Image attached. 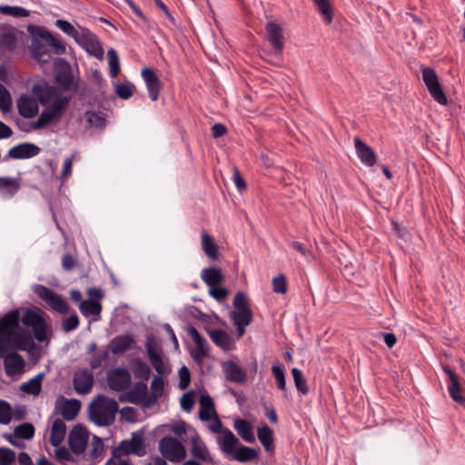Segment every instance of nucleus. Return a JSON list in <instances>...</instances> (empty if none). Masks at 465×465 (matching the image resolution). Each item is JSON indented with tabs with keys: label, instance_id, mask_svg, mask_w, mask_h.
I'll list each match as a JSON object with an SVG mask.
<instances>
[{
	"label": "nucleus",
	"instance_id": "1",
	"mask_svg": "<svg viewBox=\"0 0 465 465\" xmlns=\"http://www.w3.org/2000/svg\"><path fill=\"white\" fill-rule=\"evenodd\" d=\"M49 326L40 310L27 309L21 316L15 309L0 319V359L4 360L7 376L23 371L25 360L17 351H31L34 339L44 342L48 339Z\"/></svg>",
	"mask_w": 465,
	"mask_h": 465
},
{
	"label": "nucleus",
	"instance_id": "2",
	"mask_svg": "<svg viewBox=\"0 0 465 465\" xmlns=\"http://www.w3.org/2000/svg\"><path fill=\"white\" fill-rule=\"evenodd\" d=\"M32 92L45 108L42 111L38 119L31 124V127L34 130H38L51 123L60 121L69 105L70 98L62 96L57 87L45 82L35 84Z\"/></svg>",
	"mask_w": 465,
	"mask_h": 465
},
{
	"label": "nucleus",
	"instance_id": "3",
	"mask_svg": "<svg viewBox=\"0 0 465 465\" xmlns=\"http://www.w3.org/2000/svg\"><path fill=\"white\" fill-rule=\"evenodd\" d=\"M118 403L104 395L97 396L89 406V418L98 426H108L114 422Z\"/></svg>",
	"mask_w": 465,
	"mask_h": 465
},
{
	"label": "nucleus",
	"instance_id": "4",
	"mask_svg": "<svg viewBox=\"0 0 465 465\" xmlns=\"http://www.w3.org/2000/svg\"><path fill=\"white\" fill-rule=\"evenodd\" d=\"M234 310L231 312V318L235 326H248L252 321V312L250 309L245 294L238 292L232 302Z\"/></svg>",
	"mask_w": 465,
	"mask_h": 465
},
{
	"label": "nucleus",
	"instance_id": "5",
	"mask_svg": "<svg viewBox=\"0 0 465 465\" xmlns=\"http://www.w3.org/2000/svg\"><path fill=\"white\" fill-rule=\"evenodd\" d=\"M33 290L53 311L62 314L68 312L67 302L53 290L41 284H35Z\"/></svg>",
	"mask_w": 465,
	"mask_h": 465
},
{
	"label": "nucleus",
	"instance_id": "6",
	"mask_svg": "<svg viewBox=\"0 0 465 465\" xmlns=\"http://www.w3.org/2000/svg\"><path fill=\"white\" fill-rule=\"evenodd\" d=\"M74 41L83 47L89 54L102 60L104 58V49L95 36L86 28H79V34L75 35Z\"/></svg>",
	"mask_w": 465,
	"mask_h": 465
},
{
	"label": "nucleus",
	"instance_id": "7",
	"mask_svg": "<svg viewBox=\"0 0 465 465\" xmlns=\"http://www.w3.org/2000/svg\"><path fill=\"white\" fill-rule=\"evenodd\" d=\"M159 449L163 456L173 462H180L186 457L183 443L172 437L163 438L159 442Z\"/></svg>",
	"mask_w": 465,
	"mask_h": 465
},
{
	"label": "nucleus",
	"instance_id": "8",
	"mask_svg": "<svg viewBox=\"0 0 465 465\" xmlns=\"http://www.w3.org/2000/svg\"><path fill=\"white\" fill-rule=\"evenodd\" d=\"M422 81L425 84L430 94L440 104L445 105L448 103L447 97L440 84L436 72L429 67L421 68Z\"/></svg>",
	"mask_w": 465,
	"mask_h": 465
},
{
	"label": "nucleus",
	"instance_id": "9",
	"mask_svg": "<svg viewBox=\"0 0 465 465\" xmlns=\"http://www.w3.org/2000/svg\"><path fill=\"white\" fill-rule=\"evenodd\" d=\"M89 440V433L81 424L73 427L69 433L68 443L70 450L75 456L84 455Z\"/></svg>",
	"mask_w": 465,
	"mask_h": 465
},
{
	"label": "nucleus",
	"instance_id": "10",
	"mask_svg": "<svg viewBox=\"0 0 465 465\" xmlns=\"http://www.w3.org/2000/svg\"><path fill=\"white\" fill-rule=\"evenodd\" d=\"M190 452L193 456V459L190 460H196V462L206 463V464H213V456L205 444L203 439L199 436V434L195 433L190 438Z\"/></svg>",
	"mask_w": 465,
	"mask_h": 465
},
{
	"label": "nucleus",
	"instance_id": "11",
	"mask_svg": "<svg viewBox=\"0 0 465 465\" xmlns=\"http://www.w3.org/2000/svg\"><path fill=\"white\" fill-rule=\"evenodd\" d=\"M24 33L11 25L0 26V48L5 51H15L23 37Z\"/></svg>",
	"mask_w": 465,
	"mask_h": 465
},
{
	"label": "nucleus",
	"instance_id": "12",
	"mask_svg": "<svg viewBox=\"0 0 465 465\" xmlns=\"http://www.w3.org/2000/svg\"><path fill=\"white\" fill-rule=\"evenodd\" d=\"M55 68V81L59 86L66 91L69 90L74 84V76L71 65L64 59L58 58L54 63Z\"/></svg>",
	"mask_w": 465,
	"mask_h": 465
},
{
	"label": "nucleus",
	"instance_id": "13",
	"mask_svg": "<svg viewBox=\"0 0 465 465\" xmlns=\"http://www.w3.org/2000/svg\"><path fill=\"white\" fill-rule=\"evenodd\" d=\"M73 384L78 394H88L94 385V374L92 371L86 368L76 370L74 373Z\"/></svg>",
	"mask_w": 465,
	"mask_h": 465
},
{
	"label": "nucleus",
	"instance_id": "14",
	"mask_svg": "<svg viewBox=\"0 0 465 465\" xmlns=\"http://www.w3.org/2000/svg\"><path fill=\"white\" fill-rule=\"evenodd\" d=\"M132 381L130 372L123 368H116L109 371L107 382L110 389L123 391L129 387Z\"/></svg>",
	"mask_w": 465,
	"mask_h": 465
},
{
	"label": "nucleus",
	"instance_id": "15",
	"mask_svg": "<svg viewBox=\"0 0 465 465\" xmlns=\"http://www.w3.org/2000/svg\"><path fill=\"white\" fill-rule=\"evenodd\" d=\"M148 388L144 382H136L134 387L124 395H121V401H127L134 404H141L145 407V403L149 401Z\"/></svg>",
	"mask_w": 465,
	"mask_h": 465
},
{
	"label": "nucleus",
	"instance_id": "16",
	"mask_svg": "<svg viewBox=\"0 0 465 465\" xmlns=\"http://www.w3.org/2000/svg\"><path fill=\"white\" fill-rule=\"evenodd\" d=\"M221 366L226 381L239 384L246 381V371L234 361H222Z\"/></svg>",
	"mask_w": 465,
	"mask_h": 465
},
{
	"label": "nucleus",
	"instance_id": "17",
	"mask_svg": "<svg viewBox=\"0 0 465 465\" xmlns=\"http://www.w3.org/2000/svg\"><path fill=\"white\" fill-rule=\"evenodd\" d=\"M216 443L224 455L231 457L236 447L240 445V440L229 429L224 428L222 434L216 437Z\"/></svg>",
	"mask_w": 465,
	"mask_h": 465
},
{
	"label": "nucleus",
	"instance_id": "18",
	"mask_svg": "<svg viewBox=\"0 0 465 465\" xmlns=\"http://www.w3.org/2000/svg\"><path fill=\"white\" fill-rule=\"evenodd\" d=\"M356 154L361 163L368 167H372L377 162L375 152L359 137L354 138Z\"/></svg>",
	"mask_w": 465,
	"mask_h": 465
},
{
	"label": "nucleus",
	"instance_id": "19",
	"mask_svg": "<svg viewBox=\"0 0 465 465\" xmlns=\"http://www.w3.org/2000/svg\"><path fill=\"white\" fill-rule=\"evenodd\" d=\"M16 106L19 114L27 119L36 116L39 111L37 101L26 94H23L18 98Z\"/></svg>",
	"mask_w": 465,
	"mask_h": 465
},
{
	"label": "nucleus",
	"instance_id": "20",
	"mask_svg": "<svg viewBox=\"0 0 465 465\" xmlns=\"http://www.w3.org/2000/svg\"><path fill=\"white\" fill-rule=\"evenodd\" d=\"M118 450L121 454L124 455L135 454L137 456H143L145 453V447L142 437L134 435L132 439L123 440L119 445Z\"/></svg>",
	"mask_w": 465,
	"mask_h": 465
},
{
	"label": "nucleus",
	"instance_id": "21",
	"mask_svg": "<svg viewBox=\"0 0 465 465\" xmlns=\"http://www.w3.org/2000/svg\"><path fill=\"white\" fill-rule=\"evenodd\" d=\"M40 148L33 143H23L13 146L8 151V157L12 159H27L36 156Z\"/></svg>",
	"mask_w": 465,
	"mask_h": 465
},
{
	"label": "nucleus",
	"instance_id": "22",
	"mask_svg": "<svg viewBox=\"0 0 465 465\" xmlns=\"http://www.w3.org/2000/svg\"><path fill=\"white\" fill-rule=\"evenodd\" d=\"M142 76L145 82L151 99L156 101L161 90V82L158 76L151 68H143L142 70Z\"/></svg>",
	"mask_w": 465,
	"mask_h": 465
},
{
	"label": "nucleus",
	"instance_id": "23",
	"mask_svg": "<svg viewBox=\"0 0 465 465\" xmlns=\"http://www.w3.org/2000/svg\"><path fill=\"white\" fill-rule=\"evenodd\" d=\"M48 45L38 35L33 39L30 46L32 56L42 64H46L51 60V54L48 50Z\"/></svg>",
	"mask_w": 465,
	"mask_h": 465
},
{
	"label": "nucleus",
	"instance_id": "24",
	"mask_svg": "<svg viewBox=\"0 0 465 465\" xmlns=\"http://www.w3.org/2000/svg\"><path fill=\"white\" fill-rule=\"evenodd\" d=\"M56 407L59 408L61 415L64 420H73L80 411L81 402L76 399H63L61 403L57 402Z\"/></svg>",
	"mask_w": 465,
	"mask_h": 465
},
{
	"label": "nucleus",
	"instance_id": "25",
	"mask_svg": "<svg viewBox=\"0 0 465 465\" xmlns=\"http://www.w3.org/2000/svg\"><path fill=\"white\" fill-rule=\"evenodd\" d=\"M266 32L268 40L273 48L277 52H282L283 49V35L281 26L274 22H270L266 25Z\"/></svg>",
	"mask_w": 465,
	"mask_h": 465
},
{
	"label": "nucleus",
	"instance_id": "26",
	"mask_svg": "<svg viewBox=\"0 0 465 465\" xmlns=\"http://www.w3.org/2000/svg\"><path fill=\"white\" fill-rule=\"evenodd\" d=\"M66 426L63 420L55 419L50 430L49 441L54 447H58L64 440Z\"/></svg>",
	"mask_w": 465,
	"mask_h": 465
},
{
	"label": "nucleus",
	"instance_id": "27",
	"mask_svg": "<svg viewBox=\"0 0 465 465\" xmlns=\"http://www.w3.org/2000/svg\"><path fill=\"white\" fill-rule=\"evenodd\" d=\"M233 428L238 435L246 442L252 443L255 441L253 428L246 420H235L233 422Z\"/></svg>",
	"mask_w": 465,
	"mask_h": 465
},
{
	"label": "nucleus",
	"instance_id": "28",
	"mask_svg": "<svg viewBox=\"0 0 465 465\" xmlns=\"http://www.w3.org/2000/svg\"><path fill=\"white\" fill-rule=\"evenodd\" d=\"M208 334L213 343L223 350L230 351L232 349V339L226 331L222 330H212L208 331Z\"/></svg>",
	"mask_w": 465,
	"mask_h": 465
},
{
	"label": "nucleus",
	"instance_id": "29",
	"mask_svg": "<svg viewBox=\"0 0 465 465\" xmlns=\"http://www.w3.org/2000/svg\"><path fill=\"white\" fill-rule=\"evenodd\" d=\"M201 278L209 287L213 285H219L224 280V276L222 273V271L219 268L215 267L203 269L201 272Z\"/></svg>",
	"mask_w": 465,
	"mask_h": 465
},
{
	"label": "nucleus",
	"instance_id": "30",
	"mask_svg": "<svg viewBox=\"0 0 465 465\" xmlns=\"http://www.w3.org/2000/svg\"><path fill=\"white\" fill-rule=\"evenodd\" d=\"M147 355L150 359L151 364L153 369L158 372L159 376L167 375L170 371L169 368L164 364L161 355L156 352L153 346L149 343L146 344Z\"/></svg>",
	"mask_w": 465,
	"mask_h": 465
},
{
	"label": "nucleus",
	"instance_id": "31",
	"mask_svg": "<svg viewBox=\"0 0 465 465\" xmlns=\"http://www.w3.org/2000/svg\"><path fill=\"white\" fill-rule=\"evenodd\" d=\"M38 36L45 42V44L53 49L55 54H64L66 51L64 44L59 39L55 38L50 32L41 30Z\"/></svg>",
	"mask_w": 465,
	"mask_h": 465
},
{
	"label": "nucleus",
	"instance_id": "32",
	"mask_svg": "<svg viewBox=\"0 0 465 465\" xmlns=\"http://www.w3.org/2000/svg\"><path fill=\"white\" fill-rule=\"evenodd\" d=\"M213 415L216 416L213 399L209 395L203 394L200 397L199 417L202 420L208 421Z\"/></svg>",
	"mask_w": 465,
	"mask_h": 465
},
{
	"label": "nucleus",
	"instance_id": "33",
	"mask_svg": "<svg viewBox=\"0 0 465 465\" xmlns=\"http://www.w3.org/2000/svg\"><path fill=\"white\" fill-rule=\"evenodd\" d=\"M54 457L57 461L64 465H74V463L81 462V457L75 456L73 454L72 450L70 451L64 446H58L54 450Z\"/></svg>",
	"mask_w": 465,
	"mask_h": 465
},
{
	"label": "nucleus",
	"instance_id": "34",
	"mask_svg": "<svg viewBox=\"0 0 465 465\" xmlns=\"http://www.w3.org/2000/svg\"><path fill=\"white\" fill-rule=\"evenodd\" d=\"M164 382L161 376H154L151 382V395L150 399L145 403V407L149 408L156 402L159 397L163 393Z\"/></svg>",
	"mask_w": 465,
	"mask_h": 465
},
{
	"label": "nucleus",
	"instance_id": "35",
	"mask_svg": "<svg viewBox=\"0 0 465 465\" xmlns=\"http://www.w3.org/2000/svg\"><path fill=\"white\" fill-rule=\"evenodd\" d=\"M44 373H38L34 378L21 385V391L26 394L37 396L41 392Z\"/></svg>",
	"mask_w": 465,
	"mask_h": 465
},
{
	"label": "nucleus",
	"instance_id": "36",
	"mask_svg": "<svg viewBox=\"0 0 465 465\" xmlns=\"http://www.w3.org/2000/svg\"><path fill=\"white\" fill-rule=\"evenodd\" d=\"M257 456V451L254 449L243 446L240 443V445L236 447L234 452L231 455V458L240 462H246L255 460Z\"/></svg>",
	"mask_w": 465,
	"mask_h": 465
},
{
	"label": "nucleus",
	"instance_id": "37",
	"mask_svg": "<svg viewBox=\"0 0 465 465\" xmlns=\"http://www.w3.org/2000/svg\"><path fill=\"white\" fill-rule=\"evenodd\" d=\"M132 343L133 340L129 336H118L112 340L109 349L114 354H119L129 350Z\"/></svg>",
	"mask_w": 465,
	"mask_h": 465
},
{
	"label": "nucleus",
	"instance_id": "38",
	"mask_svg": "<svg viewBox=\"0 0 465 465\" xmlns=\"http://www.w3.org/2000/svg\"><path fill=\"white\" fill-rule=\"evenodd\" d=\"M202 248L204 253L212 260L218 257V248L213 237L207 232H202Z\"/></svg>",
	"mask_w": 465,
	"mask_h": 465
},
{
	"label": "nucleus",
	"instance_id": "39",
	"mask_svg": "<svg viewBox=\"0 0 465 465\" xmlns=\"http://www.w3.org/2000/svg\"><path fill=\"white\" fill-rule=\"evenodd\" d=\"M79 309L82 314L85 317H99L102 311V305L97 301L85 300L80 303Z\"/></svg>",
	"mask_w": 465,
	"mask_h": 465
},
{
	"label": "nucleus",
	"instance_id": "40",
	"mask_svg": "<svg viewBox=\"0 0 465 465\" xmlns=\"http://www.w3.org/2000/svg\"><path fill=\"white\" fill-rule=\"evenodd\" d=\"M257 437L267 451L273 450L272 430L267 425L258 429Z\"/></svg>",
	"mask_w": 465,
	"mask_h": 465
},
{
	"label": "nucleus",
	"instance_id": "41",
	"mask_svg": "<svg viewBox=\"0 0 465 465\" xmlns=\"http://www.w3.org/2000/svg\"><path fill=\"white\" fill-rule=\"evenodd\" d=\"M325 23L330 24L333 19L332 7L330 0H312Z\"/></svg>",
	"mask_w": 465,
	"mask_h": 465
},
{
	"label": "nucleus",
	"instance_id": "42",
	"mask_svg": "<svg viewBox=\"0 0 465 465\" xmlns=\"http://www.w3.org/2000/svg\"><path fill=\"white\" fill-rule=\"evenodd\" d=\"M84 117L89 128L103 129L105 126L106 120L102 113L89 111L85 113Z\"/></svg>",
	"mask_w": 465,
	"mask_h": 465
},
{
	"label": "nucleus",
	"instance_id": "43",
	"mask_svg": "<svg viewBox=\"0 0 465 465\" xmlns=\"http://www.w3.org/2000/svg\"><path fill=\"white\" fill-rule=\"evenodd\" d=\"M18 182L10 177H0V189L5 191V193L10 196L16 193L19 190Z\"/></svg>",
	"mask_w": 465,
	"mask_h": 465
},
{
	"label": "nucleus",
	"instance_id": "44",
	"mask_svg": "<svg viewBox=\"0 0 465 465\" xmlns=\"http://www.w3.org/2000/svg\"><path fill=\"white\" fill-rule=\"evenodd\" d=\"M292 374L293 381H294L297 391L303 395L307 394L308 393L307 381L303 378L302 372L299 369L293 368L292 370Z\"/></svg>",
	"mask_w": 465,
	"mask_h": 465
},
{
	"label": "nucleus",
	"instance_id": "45",
	"mask_svg": "<svg viewBox=\"0 0 465 465\" xmlns=\"http://www.w3.org/2000/svg\"><path fill=\"white\" fill-rule=\"evenodd\" d=\"M0 13L14 17H27L29 11L21 6L0 5Z\"/></svg>",
	"mask_w": 465,
	"mask_h": 465
},
{
	"label": "nucleus",
	"instance_id": "46",
	"mask_svg": "<svg viewBox=\"0 0 465 465\" xmlns=\"http://www.w3.org/2000/svg\"><path fill=\"white\" fill-rule=\"evenodd\" d=\"M109 59V68H110V75L112 77H116L120 72V64L117 52L111 48L107 53Z\"/></svg>",
	"mask_w": 465,
	"mask_h": 465
},
{
	"label": "nucleus",
	"instance_id": "47",
	"mask_svg": "<svg viewBox=\"0 0 465 465\" xmlns=\"http://www.w3.org/2000/svg\"><path fill=\"white\" fill-rule=\"evenodd\" d=\"M14 433L16 434V436H18L19 438L30 440L35 435V427L31 423L25 422L21 425H18L15 429Z\"/></svg>",
	"mask_w": 465,
	"mask_h": 465
},
{
	"label": "nucleus",
	"instance_id": "48",
	"mask_svg": "<svg viewBox=\"0 0 465 465\" xmlns=\"http://www.w3.org/2000/svg\"><path fill=\"white\" fill-rule=\"evenodd\" d=\"M16 453L10 448L0 447V465H14Z\"/></svg>",
	"mask_w": 465,
	"mask_h": 465
},
{
	"label": "nucleus",
	"instance_id": "49",
	"mask_svg": "<svg viewBox=\"0 0 465 465\" xmlns=\"http://www.w3.org/2000/svg\"><path fill=\"white\" fill-rule=\"evenodd\" d=\"M272 371L276 380L277 387L284 391L286 390V381L283 367L282 365H273Z\"/></svg>",
	"mask_w": 465,
	"mask_h": 465
},
{
	"label": "nucleus",
	"instance_id": "50",
	"mask_svg": "<svg viewBox=\"0 0 465 465\" xmlns=\"http://www.w3.org/2000/svg\"><path fill=\"white\" fill-rule=\"evenodd\" d=\"M134 374L136 377L142 378L143 380H148L150 377L151 370L149 366L142 361L141 360H136L134 362Z\"/></svg>",
	"mask_w": 465,
	"mask_h": 465
},
{
	"label": "nucleus",
	"instance_id": "51",
	"mask_svg": "<svg viewBox=\"0 0 465 465\" xmlns=\"http://www.w3.org/2000/svg\"><path fill=\"white\" fill-rule=\"evenodd\" d=\"M12 420V408L11 405L4 401L0 400V423L8 424Z\"/></svg>",
	"mask_w": 465,
	"mask_h": 465
},
{
	"label": "nucleus",
	"instance_id": "52",
	"mask_svg": "<svg viewBox=\"0 0 465 465\" xmlns=\"http://www.w3.org/2000/svg\"><path fill=\"white\" fill-rule=\"evenodd\" d=\"M272 291L275 293L285 294L287 292V281L283 274H279L272 281Z\"/></svg>",
	"mask_w": 465,
	"mask_h": 465
},
{
	"label": "nucleus",
	"instance_id": "53",
	"mask_svg": "<svg viewBox=\"0 0 465 465\" xmlns=\"http://www.w3.org/2000/svg\"><path fill=\"white\" fill-rule=\"evenodd\" d=\"M55 25L62 30L64 34L75 39V35L79 34V30L75 29L74 25L68 21L58 19L55 21Z\"/></svg>",
	"mask_w": 465,
	"mask_h": 465
},
{
	"label": "nucleus",
	"instance_id": "54",
	"mask_svg": "<svg viewBox=\"0 0 465 465\" xmlns=\"http://www.w3.org/2000/svg\"><path fill=\"white\" fill-rule=\"evenodd\" d=\"M109 353L107 350L100 351L96 354L93 356L90 360V367L92 369H97L102 367V365L108 360Z\"/></svg>",
	"mask_w": 465,
	"mask_h": 465
},
{
	"label": "nucleus",
	"instance_id": "55",
	"mask_svg": "<svg viewBox=\"0 0 465 465\" xmlns=\"http://www.w3.org/2000/svg\"><path fill=\"white\" fill-rule=\"evenodd\" d=\"M115 92L119 97L122 99H129L134 93V85L127 84H117L115 85Z\"/></svg>",
	"mask_w": 465,
	"mask_h": 465
},
{
	"label": "nucleus",
	"instance_id": "56",
	"mask_svg": "<svg viewBox=\"0 0 465 465\" xmlns=\"http://www.w3.org/2000/svg\"><path fill=\"white\" fill-rule=\"evenodd\" d=\"M11 96L7 89L0 83V109L6 112L11 107Z\"/></svg>",
	"mask_w": 465,
	"mask_h": 465
},
{
	"label": "nucleus",
	"instance_id": "57",
	"mask_svg": "<svg viewBox=\"0 0 465 465\" xmlns=\"http://www.w3.org/2000/svg\"><path fill=\"white\" fill-rule=\"evenodd\" d=\"M209 294L217 302H223L227 298L228 292L219 284L209 287Z\"/></svg>",
	"mask_w": 465,
	"mask_h": 465
},
{
	"label": "nucleus",
	"instance_id": "58",
	"mask_svg": "<svg viewBox=\"0 0 465 465\" xmlns=\"http://www.w3.org/2000/svg\"><path fill=\"white\" fill-rule=\"evenodd\" d=\"M79 326V318L75 312L70 317L64 319L62 322V329L65 332L72 331Z\"/></svg>",
	"mask_w": 465,
	"mask_h": 465
},
{
	"label": "nucleus",
	"instance_id": "59",
	"mask_svg": "<svg viewBox=\"0 0 465 465\" xmlns=\"http://www.w3.org/2000/svg\"><path fill=\"white\" fill-rule=\"evenodd\" d=\"M449 392L452 400L456 402L465 404V400L460 395V386L459 381L449 383Z\"/></svg>",
	"mask_w": 465,
	"mask_h": 465
},
{
	"label": "nucleus",
	"instance_id": "60",
	"mask_svg": "<svg viewBox=\"0 0 465 465\" xmlns=\"http://www.w3.org/2000/svg\"><path fill=\"white\" fill-rule=\"evenodd\" d=\"M179 378H180V381H179L180 389L181 390L186 389L189 386L190 381H191L190 371L186 366H183L180 368Z\"/></svg>",
	"mask_w": 465,
	"mask_h": 465
},
{
	"label": "nucleus",
	"instance_id": "61",
	"mask_svg": "<svg viewBox=\"0 0 465 465\" xmlns=\"http://www.w3.org/2000/svg\"><path fill=\"white\" fill-rule=\"evenodd\" d=\"M188 334L193 339V341L195 343V347L200 348H206V341L203 337L201 336V334L198 332V331L191 326L187 330Z\"/></svg>",
	"mask_w": 465,
	"mask_h": 465
},
{
	"label": "nucleus",
	"instance_id": "62",
	"mask_svg": "<svg viewBox=\"0 0 465 465\" xmlns=\"http://www.w3.org/2000/svg\"><path fill=\"white\" fill-rule=\"evenodd\" d=\"M194 404L193 392L189 391L184 393L181 398V407L186 411H191Z\"/></svg>",
	"mask_w": 465,
	"mask_h": 465
},
{
	"label": "nucleus",
	"instance_id": "63",
	"mask_svg": "<svg viewBox=\"0 0 465 465\" xmlns=\"http://www.w3.org/2000/svg\"><path fill=\"white\" fill-rule=\"evenodd\" d=\"M73 168V157H68L64 160L63 165V171L61 173V179L65 181L72 173Z\"/></svg>",
	"mask_w": 465,
	"mask_h": 465
},
{
	"label": "nucleus",
	"instance_id": "64",
	"mask_svg": "<svg viewBox=\"0 0 465 465\" xmlns=\"http://www.w3.org/2000/svg\"><path fill=\"white\" fill-rule=\"evenodd\" d=\"M207 348L195 347L191 351V356L195 361L201 362L203 359L207 355Z\"/></svg>",
	"mask_w": 465,
	"mask_h": 465
}]
</instances>
